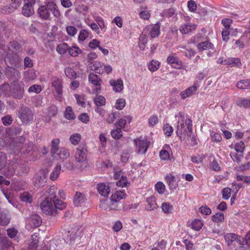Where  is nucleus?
<instances>
[{
	"label": "nucleus",
	"instance_id": "nucleus-46",
	"mask_svg": "<svg viewBox=\"0 0 250 250\" xmlns=\"http://www.w3.org/2000/svg\"><path fill=\"white\" fill-rule=\"evenodd\" d=\"M203 224L200 220H195L191 224V228L192 229L198 231L203 226Z\"/></svg>",
	"mask_w": 250,
	"mask_h": 250
},
{
	"label": "nucleus",
	"instance_id": "nucleus-33",
	"mask_svg": "<svg viewBox=\"0 0 250 250\" xmlns=\"http://www.w3.org/2000/svg\"><path fill=\"white\" fill-rule=\"evenodd\" d=\"M68 49V45L66 43L59 44L56 47V51L61 55L64 54Z\"/></svg>",
	"mask_w": 250,
	"mask_h": 250
},
{
	"label": "nucleus",
	"instance_id": "nucleus-19",
	"mask_svg": "<svg viewBox=\"0 0 250 250\" xmlns=\"http://www.w3.org/2000/svg\"><path fill=\"white\" fill-rule=\"evenodd\" d=\"M75 233L73 231L70 232V231L64 232L63 234V239L66 244L69 245L72 244L76 238Z\"/></svg>",
	"mask_w": 250,
	"mask_h": 250
},
{
	"label": "nucleus",
	"instance_id": "nucleus-29",
	"mask_svg": "<svg viewBox=\"0 0 250 250\" xmlns=\"http://www.w3.org/2000/svg\"><path fill=\"white\" fill-rule=\"evenodd\" d=\"M53 202L55 207L56 213L57 212V209L62 210L64 208L66 207V204L62 200L57 198V197L53 200Z\"/></svg>",
	"mask_w": 250,
	"mask_h": 250
},
{
	"label": "nucleus",
	"instance_id": "nucleus-13",
	"mask_svg": "<svg viewBox=\"0 0 250 250\" xmlns=\"http://www.w3.org/2000/svg\"><path fill=\"white\" fill-rule=\"evenodd\" d=\"M9 52L8 54H16L21 52L22 50L21 44L16 41H13L9 42L8 46Z\"/></svg>",
	"mask_w": 250,
	"mask_h": 250
},
{
	"label": "nucleus",
	"instance_id": "nucleus-25",
	"mask_svg": "<svg viewBox=\"0 0 250 250\" xmlns=\"http://www.w3.org/2000/svg\"><path fill=\"white\" fill-rule=\"evenodd\" d=\"M104 64L100 62L95 61L93 62V69L96 73L98 74H103L104 72Z\"/></svg>",
	"mask_w": 250,
	"mask_h": 250
},
{
	"label": "nucleus",
	"instance_id": "nucleus-27",
	"mask_svg": "<svg viewBox=\"0 0 250 250\" xmlns=\"http://www.w3.org/2000/svg\"><path fill=\"white\" fill-rule=\"evenodd\" d=\"M178 49L185 55L188 58H191L195 55V52L191 49H187L184 46H179Z\"/></svg>",
	"mask_w": 250,
	"mask_h": 250
},
{
	"label": "nucleus",
	"instance_id": "nucleus-31",
	"mask_svg": "<svg viewBox=\"0 0 250 250\" xmlns=\"http://www.w3.org/2000/svg\"><path fill=\"white\" fill-rule=\"evenodd\" d=\"M236 86L241 89L250 88V80H242L239 81Z\"/></svg>",
	"mask_w": 250,
	"mask_h": 250
},
{
	"label": "nucleus",
	"instance_id": "nucleus-12",
	"mask_svg": "<svg viewBox=\"0 0 250 250\" xmlns=\"http://www.w3.org/2000/svg\"><path fill=\"white\" fill-rule=\"evenodd\" d=\"M165 179L170 190L173 191L178 186L175 176L171 173L167 174Z\"/></svg>",
	"mask_w": 250,
	"mask_h": 250
},
{
	"label": "nucleus",
	"instance_id": "nucleus-30",
	"mask_svg": "<svg viewBox=\"0 0 250 250\" xmlns=\"http://www.w3.org/2000/svg\"><path fill=\"white\" fill-rule=\"evenodd\" d=\"M167 62L169 64H175L179 67L182 65V62L177 57L169 56L167 58Z\"/></svg>",
	"mask_w": 250,
	"mask_h": 250
},
{
	"label": "nucleus",
	"instance_id": "nucleus-44",
	"mask_svg": "<svg viewBox=\"0 0 250 250\" xmlns=\"http://www.w3.org/2000/svg\"><path fill=\"white\" fill-rule=\"evenodd\" d=\"M212 220L217 223L222 222L224 220V215L223 213L219 212L212 216Z\"/></svg>",
	"mask_w": 250,
	"mask_h": 250
},
{
	"label": "nucleus",
	"instance_id": "nucleus-23",
	"mask_svg": "<svg viewBox=\"0 0 250 250\" xmlns=\"http://www.w3.org/2000/svg\"><path fill=\"white\" fill-rule=\"evenodd\" d=\"M195 28V25L189 23H185L180 27V31L182 34H188L192 30H194Z\"/></svg>",
	"mask_w": 250,
	"mask_h": 250
},
{
	"label": "nucleus",
	"instance_id": "nucleus-45",
	"mask_svg": "<svg viewBox=\"0 0 250 250\" xmlns=\"http://www.w3.org/2000/svg\"><path fill=\"white\" fill-rule=\"evenodd\" d=\"M38 242L39 240L37 235L36 234L32 235L31 241L29 245V248L34 249V248L37 247Z\"/></svg>",
	"mask_w": 250,
	"mask_h": 250
},
{
	"label": "nucleus",
	"instance_id": "nucleus-59",
	"mask_svg": "<svg viewBox=\"0 0 250 250\" xmlns=\"http://www.w3.org/2000/svg\"><path fill=\"white\" fill-rule=\"evenodd\" d=\"M230 156L234 162L239 164L240 162L241 158L243 157V155L242 154L238 155L236 153L231 152Z\"/></svg>",
	"mask_w": 250,
	"mask_h": 250
},
{
	"label": "nucleus",
	"instance_id": "nucleus-57",
	"mask_svg": "<svg viewBox=\"0 0 250 250\" xmlns=\"http://www.w3.org/2000/svg\"><path fill=\"white\" fill-rule=\"evenodd\" d=\"M41 91V86L38 84H33L28 88L29 93H39Z\"/></svg>",
	"mask_w": 250,
	"mask_h": 250
},
{
	"label": "nucleus",
	"instance_id": "nucleus-50",
	"mask_svg": "<svg viewBox=\"0 0 250 250\" xmlns=\"http://www.w3.org/2000/svg\"><path fill=\"white\" fill-rule=\"evenodd\" d=\"M159 67V62L158 61L152 60L148 65V69L151 72H154Z\"/></svg>",
	"mask_w": 250,
	"mask_h": 250
},
{
	"label": "nucleus",
	"instance_id": "nucleus-62",
	"mask_svg": "<svg viewBox=\"0 0 250 250\" xmlns=\"http://www.w3.org/2000/svg\"><path fill=\"white\" fill-rule=\"evenodd\" d=\"M158 122V118L156 115L151 116L148 119V124L150 126H154Z\"/></svg>",
	"mask_w": 250,
	"mask_h": 250
},
{
	"label": "nucleus",
	"instance_id": "nucleus-35",
	"mask_svg": "<svg viewBox=\"0 0 250 250\" xmlns=\"http://www.w3.org/2000/svg\"><path fill=\"white\" fill-rule=\"evenodd\" d=\"M241 65L240 59L238 58H230L228 59V65L230 67L239 66Z\"/></svg>",
	"mask_w": 250,
	"mask_h": 250
},
{
	"label": "nucleus",
	"instance_id": "nucleus-52",
	"mask_svg": "<svg viewBox=\"0 0 250 250\" xmlns=\"http://www.w3.org/2000/svg\"><path fill=\"white\" fill-rule=\"evenodd\" d=\"M80 49L76 46H73L72 47H69L68 46V52L69 54L73 56L76 57L79 54Z\"/></svg>",
	"mask_w": 250,
	"mask_h": 250
},
{
	"label": "nucleus",
	"instance_id": "nucleus-15",
	"mask_svg": "<svg viewBox=\"0 0 250 250\" xmlns=\"http://www.w3.org/2000/svg\"><path fill=\"white\" fill-rule=\"evenodd\" d=\"M97 188L99 194L104 197H107L110 191L109 187L104 183L98 184Z\"/></svg>",
	"mask_w": 250,
	"mask_h": 250
},
{
	"label": "nucleus",
	"instance_id": "nucleus-43",
	"mask_svg": "<svg viewBox=\"0 0 250 250\" xmlns=\"http://www.w3.org/2000/svg\"><path fill=\"white\" fill-rule=\"evenodd\" d=\"M210 137L212 142L218 143L222 141V137L221 135L217 133H215L212 131L210 132Z\"/></svg>",
	"mask_w": 250,
	"mask_h": 250
},
{
	"label": "nucleus",
	"instance_id": "nucleus-22",
	"mask_svg": "<svg viewBox=\"0 0 250 250\" xmlns=\"http://www.w3.org/2000/svg\"><path fill=\"white\" fill-rule=\"evenodd\" d=\"M84 202V196L80 192H76L73 199V204L76 207L81 206Z\"/></svg>",
	"mask_w": 250,
	"mask_h": 250
},
{
	"label": "nucleus",
	"instance_id": "nucleus-32",
	"mask_svg": "<svg viewBox=\"0 0 250 250\" xmlns=\"http://www.w3.org/2000/svg\"><path fill=\"white\" fill-rule=\"evenodd\" d=\"M60 140L59 139H53L51 141V153L53 154L57 153L59 151V144Z\"/></svg>",
	"mask_w": 250,
	"mask_h": 250
},
{
	"label": "nucleus",
	"instance_id": "nucleus-41",
	"mask_svg": "<svg viewBox=\"0 0 250 250\" xmlns=\"http://www.w3.org/2000/svg\"><path fill=\"white\" fill-rule=\"evenodd\" d=\"M65 75L70 79H75L77 74L75 71L71 68L68 67L65 69Z\"/></svg>",
	"mask_w": 250,
	"mask_h": 250
},
{
	"label": "nucleus",
	"instance_id": "nucleus-49",
	"mask_svg": "<svg viewBox=\"0 0 250 250\" xmlns=\"http://www.w3.org/2000/svg\"><path fill=\"white\" fill-rule=\"evenodd\" d=\"M65 117L68 120H72L75 118V116L73 113L71 107L68 106L66 108L65 111Z\"/></svg>",
	"mask_w": 250,
	"mask_h": 250
},
{
	"label": "nucleus",
	"instance_id": "nucleus-58",
	"mask_svg": "<svg viewBox=\"0 0 250 250\" xmlns=\"http://www.w3.org/2000/svg\"><path fill=\"white\" fill-rule=\"evenodd\" d=\"M155 188L159 194H163L165 191V186L162 182H159L155 185Z\"/></svg>",
	"mask_w": 250,
	"mask_h": 250
},
{
	"label": "nucleus",
	"instance_id": "nucleus-7",
	"mask_svg": "<svg viewBox=\"0 0 250 250\" xmlns=\"http://www.w3.org/2000/svg\"><path fill=\"white\" fill-rule=\"evenodd\" d=\"M160 23L157 22L146 26L143 30L144 33L151 39L158 37L160 34Z\"/></svg>",
	"mask_w": 250,
	"mask_h": 250
},
{
	"label": "nucleus",
	"instance_id": "nucleus-37",
	"mask_svg": "<svg viewBox=\"0 0 250 250\" xmlns=\"http://www.w3.org/2000/svg\"><path fill=\"white\" fill-rule=\"evenodd\" d=\"M94 103L97 106H100L104 105L105 99L101 95H97L94 99Z\"/></svg>",
	"mask_w": 250,
	"mask_h": 250
},
{
	"label": "nucleus",
	"instance_id": "nucleus-1",
	"mask_svg": "<svg viewBox=\"0 0 250 250\" xmlns=\"http://www.w3.org/2000/svg\"><path fill=\"white\" fill-rule=\"evenodd\" d=\"M175 117H178V124L177 125L176 134L180 138L181 140H185L187 130H188L189 133L192 132V121L189 119L184 120V117L179 113L178 115H176Z\"/></svg>",
	"mask_w": 250,
	"mask_h": 250
},
{
	"label": "nucleus",
	"instance_id": "nucleus-28",
	"mask_svg": "<svg viewBox=\"0 0 250 250\" xmlns=\"http://www.w3.org/2000/svg\"><path fill=\"white\" fill-rule=\"evenodd\" d=\"M237 235L234 233H227L224 236V238L228 246H230L232 243L235 241Z\"/></svg>",
	"mask_w": 250,
	"mask_h": 250
},
{
	"label": "nucleus",
	"instance_id": "nucleus-24",
	"mask_svg": "<svg viewBox=\"0 0 250 250\" xmlns=\"http://www.w3.org/2000/svg\"><path fill=\"white\" fill-rule=\"evenodd\" d=\"M213 44L208 41L202 42L198 43L196 47L199 51H202L204 50L212 48Z\"/></svg>",
	"mask_w": 250,
	"mask_h": 250
},
{
	"label": "nucleus",
	"instance_id": "nucleus-55",
	"mask_svg": "<svg viewBox=\"0 0 250 250\" xmlns=\"http://www.w3.org/2000/svg\"><path fill=\"white\" fill-rule=\"evenodd\" d=\"M125 101L124 99H119L117 100L115 107L118 110H122L125 106Z\"/></svg>",
	"mask_w": 250,
	"mask_h": 250
},
{
	"label": "nucleus",
	"instance_id": "nucleus-21",
	"mask_svg": "<svg viewBox=\"0 0 250 250\" xmlns=\"http://www.w3.org/2000/svg\"><path fill=\"white\" fill-rule=\"evenodd\" d=\"M34 13L33 6L28 4H24L22 8L21 13L25 17H28L32 16Z\"/></svg>",
	"mask_w": 250,
	"mask_h": 250
},
{
	"label": "nucleus",
	"instance_id": "nucleus-40",
	"mask_svg": "<svg viewBox=\"0 0 250 250\" xmlns=\"http://www.w3.org/2000/svg\"><path fill=\"white\" fill-rule=\"evenodd\" d=\"M57 154L62 159H65L69 156V153L65 148H61Z\"/></svg>",
	"mask_w": 250,
	"mask_h": 250
},
{
	"label": "nucleus",
	"instance_id": "nucleus-2",
	"mask_svg": "<svg viewBox=\"0 0 250 250\" xmlns=\"http://www.w3.org/2000/svg\"><path fill=\"white\" fill-rule=\"evenodd\" d=\"M51 12L56 18H59L61 16L56 3L53 1H48L45 3V5L41 6L39 8L38 14L41 19L46 20L49 19Z\"/></svg>",
	"mask_w": 250,
	"mask_h": 250
},
{
	"label": "nucleus",
	"instance_id": "nucleus-4",
	"mask_svg": "<svg viewBox=\"0 0 250 250\" xmlns=\"http://www.w3.org/2000/svg\"><path fill=\"white\" fill-rule=\"evenodd\" d=\"M40 208L43 212L47 215H53L56 214L55 207L52 198H45L41 202Z\"/></svg>",
	"mask_w": 250,
	"mask_h": 250
},
{
	"label": "nucleus",
	"instance_id": "nucleus-6",
	"mask_svg": "<svg viewBox=\"0 0 250 250\" xmlns=\"http://www.w3.org/2000/svg\"><path fill=\"white\" fill-rule=\"evenodd\" d=\"M23 83L21 81L13 82L11 84L10 95L17 99H21L23 94Z\"/></svg>",
	"mask_w": 250,
	"mask_h": 250
},
{
	"label": "nucleus",
	"instance_id": "nucleus-34",
	"mask_svg": "<svg viewBox=\"0 0 250 250\" xmlns=\"http://www.w3.org/2000/svg\"><path fill=\"white\" fill-rule=\"evenodd\" d=\"M61 169V166L60 165H57L54 168L53 171L50 175V178L54 181L58 177Z\"/></svg>",
	"mask_w": 250,
	"mask_h": 250
},
{
	"label": "nucleus",
	"instance_id": "nucleus-9",
	"mask_svg": "<svg viewBox=\"0 0 250 250\" xmlns=\"http://www.w3.org/2000/svg\"><path fill=\"white\" fill-rule=\"evenodd\" d=\"M46 174L45 171L40 170L34 177V183L37 187H42L46 181Z\"/></svg>",
	"mask_w": 250,
	"mask_h": 250
},
{
	"label": "nucleus",
	"instance_id": "nucleus-3",
	"mask_svg": "<svg viewBox=\"0 0 250 250\" xmlns=\"http://www.w3.org/2000/svg\"><path fill=\"white\" fill-rule=\"evenodd\" d=\"M87 155V148L84 145L80 146L77 148L75 158L77 162L80 164V167L82 170L85 169L88 165Z\"/></svg>",
	"mask_w": 250,
	"mask_h": 250
},
{
	"label": "nucleus",
	"instance_id": "nucleus-26",
	"mask_svg": "<svg viewBox=\"0 0 250 250\" xmlns=\"http://www.w3.org/2000/svg\"><path fill=\"white\" fill-rule=\"evenodd\" d=\"M57 191V188L56 186H52L50 187L46 191L47 194H45V198H52V200L56 199L57 196L55 194Z\"/></svg>",
	"mask_w": 250,
	"mask_h": 250
},
{
	"label": "nucleus",
	"instance_id": "nucleus-5",
	"mask_svg": "<svg viewBox=\"0 0 250 250\" xmlns=\"http://www.w3.org/2000/svg\"><path fill=\"white\" fill-rule=\"evenodd\" d=\"M19 117L23 123L26 124L33 122L34 113L27 107H22L19 111Z\"/></svg>",
	"mask_w": 250,
	"mask_h": 250
},
{
	"label": "nucleus",
	"instance_id": "nucleus-48",
	"mask_svg": "<svg viewBox=\"0 0 250 250\" xmlns=\"http://www.w3.org/2000/svg\"><path fill=\"white\" fill-rule=\"evenodd\" d=\"M245 147V144L242 141L236 143L234 146L235 151L238 153H243Z\"/></svg>",
	"mask_w": 250,
	"mask_h": 250
},
{
	"label": "nucleus",
	"instance_id": "nucleus-53",
	"mask_svg": "<svg viewBox=\"0 0 250 250\" xmlns=\"http://www.w3.org/2000/svg\"><path fill=\"white\" fill-rule=\"evenodd\" d=\"M0 243L2 244L1 249L9 247L11 246V242L6 237L0 238Z\"/></svg>",
	"mask_w": 250,
	"mask_h": 250
},
{
	"label": "nucleus",
	"instance_id": "nucleus-11",
	"mask_svg": "<svg viewBox=\"0 0 250 250\" xmlns=\"http://www.w3.org/2000/svg\"><path fill=\"white\" fill-rule=\"evenodd\" d=\"M147 204L145 206V209L147 211H152L157 209L158 207L156 202L155 197L151 196L146 199Z\"/></svg>",
	"mask_w": 250,
	"mask_h": 250
},
{
	"label": "nucleus",
	"instance_id": "nucleus-64",
	"mask_svg": "<svg viewBox=\"0 0 250 250\" xmlns=\"http://www.w3.org/2000/svg\"><path fill=\"white\" fill-rule=\"evenodd\" d=\"M2 121L4 125H8L12 124L13 120L11 116L6 115L2 117Z\"/></svg>",
	"mask_w": 250,
	"mask_h": 250
},
{
	"label": "nucleus",
	"instance_id": "nucleus-47",
	"mask_svg": "<svg viewBox=\"0 0 250 250\" xmlns=\"http://www.w3.org/2000/svg\"><path fill=\"white\" fill-rule=\"evenodd\" d=\"M111 135L115 139H120L122 136V131L121 128H118L111 131Z\"/></svg>",
	"mask_w": 250,
	"mask_h": 250
},
{
	"label": "nucleus",
	"instance_id": "nucleus-18",
	"mask_svg": "<svg viewBox=\"0 0 250 250\" xmlns=\"http://www.w3.org/2000/svg\"><path fill=\"white\" fill-rule=\"evenodd\" d=\"M28 221L30 226L33 228L39 227L42 223L41 217L36 214L32 215L29 219Z\"/></svg>",
	"mask_w": 250,
	"mask_h": 250
},
{
	"label": "nucleus",
	"instance_id": "nucleus-61",
	"mask_svg": "<svg viewBox=\"0 0 250 250\" xmlns=\"http://www.w3.org/2000/svg\"><path fill=\"white\" fill-rule=\"evenodd\" d=\"M66 30L68 35L70 36H74L77 32V29L73 26L66 27Z\"/></svg>",
	"mask_w": 250,
	"mask_h": 250
},
{
	"label": "nucleus",
	"instance_id": "nucleus-14",
	"mask_svg": "<svg viewBox=\"0 0 250 250\" xmlns=\"http://www.w3.org/2000/svg\"><path fill=\"white\" fill-rule=\"evenodd\" d=\"M109 83L116 92H120L124 88L123 81L120 79L117 80H111L109 81Z\"/></svg>",
	"mask_w": 250,
	"mask_h": 250
},
{
	"label": "nucleus",
	"instance_id": "nucleus-51",
	"mask_svg": "<svg viewBox=\"0 0 250 250\" xmlns=\"http://www.w3.org/2000/svg\"><path fill=\"white\" fill-rule=\"evenodd\" d=\"M21 201L27 203H31L32 200V196L27 192H24L20 196Z\"/></svg>",
	"mask_w": 250,
	"mask_h": 250
},
{
	"label": "nucleus",
	"instance_id": "nucleus-38",
	"mask_svg": "<svg viewBox=\"0 0 250 250\" xmlns=\"http://www.w3.org/2000/svg\"><path fill=\"white\" fill-rule=\"evenodd\" d=\"M1 91L7 96L10 95L11 90V85L10 86L8 83H5L1 85L0 87Z\"/></svg>",
	"mask_w": 250,
	"mask_h": 250
},
{
	"label": "nucleus",
	"instance_id": "nucleus-54",
	"mask_svg": "<svg viewBox=\"0 0 250 250\" xmlns=\"http://www.w3.org/2000/svg\"><path fill=\"white\" fill-rule=\"evenodd\" d=\"M163 130L165 134L168 137L170 136L173 131L172 127L168 124H166L164 126Z\"/></svg>",
	"mask_w": 250,
	"mask_h": 250
},
{
	"label": "nucleus",
	"instance_id": "nucleus-10",
	"mask_svg": "<svg viewBox=\"0 0 250 250\" xmlns=\"http://www.w3.org/2000/svg\"><path fill=\"white\" fill-rule=\"evenodd\" d=\"M88 80L93 85L98 86L96 90L97 92H99L101 90L100 86L102 82L100 77L95 74L91 73L88 75Z\"/></svg>",
	"mask_w": 250,
	"mask_h": 250
},
{
	"label": "nucleus",
	"instance_id": "nucleus-36",
	"mask_svg": "<svg viewBox=\"0 0 250 250\" xmlns=\"http://www.w3.org/2000/svg\"><path fill=\"white\" fill-rule=\"evenodd\" d=\"M161 208L164 213L168 214L172 212L173 207L169 203L164 202L162 204Z\"/></svg>",
	"mask_w": 250,
	"mask_h": 250
},
{
	"label": "nucleus",
	"instance_id": "nucleus-56",
	"mask_svg": "<svg viewBox=\"0 0 250 250\" xmlns=\"http://www.w3.org/2000/svg\"><path fill=\"white\" fill-rule=\"evenodd\" d=\"M89 35V32L87 30L82 29L80 32L78 39L80 41H83L85 40Z\"/></svg>",
	"mask_w": 250,
	"mask_h": 250
},
{
	"label": "nucleus",
	"instance_id": "nucleus-17",
	"mask_svg": "<svg viewBox=\"0 0 250 250\" xmlns=\"http://www.w3.org/2000/svg\"><path fill=\"white\" fill-rule=\"evenodd\" d=\"M197 87L192 85L187 88L186 90L180 93V96L182 99H185L193 95L196 91Z\"/></svg>",
	"mask_w": 250,
	"mask_h": 250
},
{
	"label": "nucleus",
	"instance_id": "nucleus-16",
	"mask_svg": "<svg viewBox=\"0 0 250 250\" xmlns=\"http://www.w3.org/2000/svg\"><path fill=\"white\" fill-rule=\"evenodd\" d=\"M52 86L55 88L56 93L59 96H61L62 93V81L55 78L52 82Z\"/></svg>",
	"mask_w": 250,
	"mask_h": 250
},
{
	"label": "nucleus",
	"instance_id": "nucleus-39",
	"mask_svg": "<svg viewBox=\"0 0 250 250\" xmlns=\"http://www.w3.org/2000/svg\"><path fill=\"white\" fill-rule=\"evenodd\" d=\"M81 139V135L78 133H74L72 134L70 137V141L71 144L73 145H78Z\"/></svg>",
	"mask_w": 250,
	"mask_h": 250
},
{
	"label": "nucleus",
	"instance_id": "nucleus-20",
	"mask_svg": "<svg viewBox=\"0 0 250 250\" xmlns=\"http://www.w3.org/2000/svg\"><path fill=\"white\" fill-rule=\"evenodd\" d=\"M126 195L124 191H117L111 195V201L115 202H119L121 200L125 198Z\"/></svg>",
	"mask_w": 250,
	"mask_h": 250
},
{
	"label": "nucleus",
	"instance_id": "nucleus-63",
	"mask_svg": "<svg viewBox=\"0 0 250 250\" xmlns=\"http://www.w3.org/2000/svg\"><path fill=\"white\" fill-rule=\"evenodd\" d=\"M57 113V108L55 105H51L48 109V115L50 117H53Z\"/></svg>",
	"mask_w": 250,
	"mask_h": 250
},
{
	"label": "nucleus",
	"instance_id": "nucleus-8",
	"mask_svg": "<svg viewBox=\"0 0 250 250\" xmlns=\"http://www.w3.org/2000/svg\"><path fill=\"white\" fill-rule=\"evenodd\" d=\"M134 143L136 146V152L138 154H145L147 151L150 142L147 140L137 138L134 140Z\"/></svg>",
	"mask_w": 250,
	"mask_h": 250
},
{
	"label": "nucleus",
	"instance_id": "nucleus-60",
	"mask_svg": "<svg viewBox=\"0 0 250 250\" xmlns=\"http://www.w3.org/2000/svg\"><path fill=\"white\" fill-rule=\"evenodd\" d=\"M192 132L191 133H187L188 141H191V146H194L198 144V139L194 136H191Z\"/></svg>",
	"mask_w": 250,
	"mask_h": 250
},
{
	"label": "nucleus",
	"instance_id": "nucleus-42",
	"mask_svg": "<svg viewBox=\"0 0 250 250\" xmlns=\"http://www.w3.org/2000/svg\"><path fill=\"white\" fill-rule=\"evenodd\" d=\"M10 10L8 12L13 11L18 8L21 3V0H10Z\"/></svg>",
	"mask_w": 250,
	"mask_h": 250
}]
</instances>
